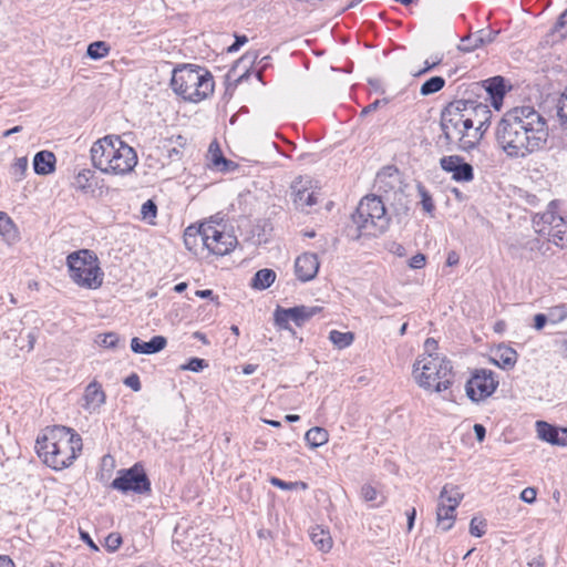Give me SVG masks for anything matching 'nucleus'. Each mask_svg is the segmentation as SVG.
I'll list each match as a JSON object with an SVG mask.
<instances>
[{
  "label": "nucleus",
  "mask_w": 567,
  "mask_h": 567,
  "mask_svg": "<svg viewBox=\"0 0 567 567\" xmlns=\"http://www.w3.org/2000/svg\"><path fill=\"white\" fill-rule=\"evenodd\" d=\"M547 140V121L533 106L507 111L495 127L496 145L509 159L527 158L544 150Z\"/></svg>",
  "instance_id": "f257e3e1"
},
{
  "label": "nucleus",
  "mask_w": 567,
  "mask_h": 567,
  "mask_svg": "<svg viewBox=\"0 0 567 567\" xmlns=\"http://www.w3.org/2000/svg\"><path fill=\"white\" fill-rule=\"evenodd\" d=\"M82 446L81 436L62 425L47 427L35 443L39 457L53 470H63L73 464Z\"/></svg>",
  "instance_id": "f03ea898"
},
{
  "label": "nucleus",
  "mask_w": 567,
  "mask_h": 567,
  "mask_svg": "<svg viewBox=\"0 0 567 567\" xmlns=\"http://www.w3.org/2000/svg\"><path fill=\"white\" fill-rule=\"evenodd\" d=\"M90 155L93 167L106 175H127L138 162L135 150L117 135H106L95 141Z\"/></svg>",
  "instance_id": "7ed1b4c3"
},
{
  "label": "nucleus",
  "mask_w": 567,
  "mask_h": 567,
  "mask_svg": "<svg viewBox=\"0 0 567 567\" xmlns=\"http://www.w3.org/2000/svg\"><path fill=\"white\" fill-rule=\"evenodd\" d=\"M171 86L185 101L197 103L214 92V79L207 70L187 64L173 70Z\"/></svg>",
  "instance_id": "20e7f679"
},
{
  "label": "nucleus",
  "mask_w": 567,
  "mask_h": 567,
  "mask_svg": "<svg viewBox=\"0 0 567 567\" xmlns=\"http://www.w3.org/2000/svg\"><path fill=\"white\" fill-rule=\"evenodd\" d=\"M458 110L453 101L444 107L441 114V130L447 145L456 144L458 150L468 152L481 142L482 133L474 131L471 120Z\"/></svg>",
  "instance_id": "39448f33"
},
{
  "label": "nucleus",
  "mask_w": 567,
  "mask_h": 567,
  "mask_svg": "<svg viewBox=\"0 0 567 567\" xmlns=\"http://www.w3.org/2000/svg\"><path fill=\"white\" fill-rule=\"evenodd\" d=\"M413 375L421 388L440 393L451 386L453 367L441 354L421 355L413 364Z\"/></svg>",
  "instance_id": "423d86ee"
},
{
  "label": "nucleus",
  "mask_w": 567,
  "mask_h": 567,
  "mask_svg": "<svg viewBox=\"0 0 567 567\" xmlns=\"http://www.w3.org/2000/svg\"><path fill=\"white\" fill-rule=\"evenodd\" d=\"M352 221L357 227V238L361 236L375 237L388 229L390 218L381 198L370 195L360 200L352 215Z\"/></svg>",
  "instance_id": "0eeeda50"
},
{
  "label": "nucleus",
  "mask_w": 567,
  "mask_h": 567,
  "mask_svg": "<svg viewBox=\"0 0 567 567\" xmlns=\"http://www.w3.org/2000/svg\"><path fill=\"white\" fill-rule=\"evenodd\" d=\"M70 278L80 287L97 289L103 284L104 274L95 254L87 249L71 252L66 258Z\"/></svg>",
  "instance_id": "6e6552de"
},
{
  "label": "nucleus",
  "mask_w": 567,
  "mask_h": 567,
  "mask_svg": "<svg viewBox=\"0 0 567 567\" xmlns=\"http://www.w3.org/2000/svg\"><path fill=\"white\" fill-rule=\"evenodd\" d=\"M204 246L210 255L218 257L231 252L236 245L237 238L231 233L225 229V226L214 220L203 223Z\"/></svg>",
  "instance_id": "1a4fd4ad"
},
{
  "label": "nucleus",
  "mask_w": 567,
  "mask_h": 567,
  "mask_svg": "<svg viewBox=\"0 0 567 567\" xmlns=\"http://www.w3.org/2000/svg\"><path fill=\"white\" fill-rule=\"evenodd\" d=\"M463 498V494L458 486L445 485L443 486L436 508L437 527L443 532L452 528L455 520V511Z\"/></svg>",
  "instance_id": "9d476101"
},
{
  "label": "nucleus",
  "mask_w": 567,
  "mask_h": 567,
  "mask_svg": "<svg viewBox=\"0 0 567 567\" xmlns=\"http://www.w3.org/2000/svg\"><path fill=\"white\" fill-rule=\"evenodd\" d=\"M111 487L124 494H148L151 482L142 465L135 464L128 470L118 472V476L112 482Z\"/></svg>",
  "instance_id": "9b49d317"
},
{
  "label": "nucleus",
  "mask_w": 567,
  "mask_h": 567,
  "mask_svg": "<svg viewBox=\"0 0 567 567\" xmlns=\"http://www.w3.org/2000/svg\"><path fill=\"white\" fill-rule=\"evenodd\" d=\"M453 103L460 109L461 113H464L471 120L474 131L482 133L483 137L491 124L492 112L489 107L484 103L465 99L454 100Z\"/></svg>",
  "instance_id": "f8f14e48"
},
{
  "label": "nucleus",
  "mask_w": 567,
  "mask_h": 567,
  "mask_svg": "<svg viewBox=\"0 0 567 567\" xmlns=\"http://www.w3.org/2000/svg\"><path fill=\"white\" fill-rule=\"evenodd\" d=\"M497 386L493 372L477 371L466 383V393L472 401H480L491 395Z\"/></svg>",
  "instance_id": "ddd939ff"
},
{
  "label": "nucleus",
  "mask_w": 567,
  "mask_h": 567,
  "mask_svg": "<svg viewBox=\"0 0 567 567\" xmlns=\"http://www.w3.org/2000/svg\"><path fill=\"white\" fill-rule=\"evenodd\" d=\"M440 165L444 172L452 174V179L455 182L467 183L474 178L472 165L458 155L443 156Z\"/></svg>",
  "instance_id": "4468645a"
},
{
  "label": "nucleus",
  "mask_w": 567,
  "mask_h": 567,
  "mask_svg": "<svg viewBox=\"0 0 567 567\" xmlns=\"http://www.w3.org/2000/svg\"><path fill=\"white\" fill-rule=\"evenodd\" d=\"M318 307L299 306L288 309L278 308L275 313L277 324L286 327L288 321H293L297 326H301L305 321L313 317Z\"/></svg>",
  "instance_id": "2eb2a0df"
},
{
  "label": "nucleus",
  "mask_w": 567,
  "mask_h": 567,
  "mask_svg": "<svg viewBox=\"0 0 567 567\" xmlns=\"http://www.w3.org/2000/svg\"><path fill=\"white\" fill-rule=\"evenodd\" d=\"M106 394L97 381L90 382L82 396L81 406L89 413H95L105 403Z\"/></svg>",
  "instance_id": "dca6fc26"
},
{
  "label": "nucleus",
  "mask_w": 567,
  "mask_h": 567,
  "mask_svg": "<svg viewBox=\"0 0 567 567\" xmlns=\"http://www.w3.org/2000/svg\"><path fill=\"white\" fill-rule=\"evenodd\" d=\"M319 260L316 254L305 252L295 261V272L299 280L306 282L312 280L319 270Z\"/></svg>",
  "instance_id": "f3484780"
},
{
  "label": "nucleus",
  "mask_w": 567,
  "mask_h": 567,
  "mask_svg": "<svg viewBox=\"0 0 567 567\" xmlns=\"http://www.w3.org/2000/svg\"><path fill=\"white\" fill-rule=\"evenodd\" d=\"M537 436L553 445L567 446V427H556L545 421L536 422Z\"/></svg>",
  "instance_id": "a211bd4d"
},
{
  "label": "nucleus",
  "mask_w": 567,
  "mask_h": 567,
  "mask_svg": "<svg viewBox=\"0 0 567 567\" xmlns=\"http://www.w3.org/2000/svg\"><path fill=\"white\" fill-rule=\"evenodd\" d=\"M495 39V32L491 30H480L470 34L461 40L460 50L464 52H472L475 49L492 43Z\"/></svg>",
  "instance_id": "6ab92c4d"
},
{
  "label": "nucleus",
  "mask_w": 567,
  "mask_h": 567,
  "mask_svg": "<svg viewBox=\"0 0 567 567\" xmlns=\"http://www.w3.org/2000/svg\"><path fill=\"white\" fill-rule=\"evenodd\" d=\"M167 340L163 336H155L150 341H143L135 337L131 341V349L135 353L153 354L166 347Z\"/></svg>",
  "instance_id": "aec40b11"
},
{
  "label": "nucleus",
  "mask_w": 567,
  "mask_h": 567,
  "mask_svg": "<svg viewBox=\"0 0 567 567\" xmlns=\"http://www.w3.org/2000/svg\"><path fill=\"white\" fill-rule=\"evenodd\" d=\"M203 233V223L198 226H188L184 233V244L186 248L196 255L206 250Z\"/></svg>",
  "instance_id": "412c9836"
},
{
  "label": "nucleus",
  "mask_w": 567,
  "mask_h": 567,
  "mask_svg": "<svg viewBox=\"0 0 567 567\" xmlns=\"http://www.w3.org/2000/svg\"><path fill=\"white\" fill-rule=\"evenodd\" d=\"M292 188V202L297 209L306 210L317 204V197L313 192L301 185V182H295Z\"/></svg>",
  "instance_id": "4be33fe9"
},
{
  "label": "nucleus",
  "mask_w": 567,
  "mask_h": 567,
  "mask_svg": "<svg viewBox=\"0 0 567 567\" xmlns=\"http://www.w3.org/2000/svg\"><path fill=\"white\" fill-rule=\"evenodd\" d=\"M484 89L492 101V105L498 110L505 95V84L502 76H495L485 81Z\"/></svg>",
  "instance_id": "5701e85b"
},
{
  "label": "nucleus",
  "mask_w": 567,
  "mask_h": 567,
  "mask_svg": "<svg viewBox=\"0 0 567 567\" xmlns=\"http://www.w3.org/2000/svg\"><path fill=\"white\" fill-rule=\"evenodd\" d=\"M55 156L52 152H38L33 158L34 172L39 175H48L54 171Z\"/></svg>",
  "instance_id": "b1692460"
},
{
  "label": "nucleus",
  "mask_w": 567,
  "mask_h": 567,
  "mask_svg": "<svg viewBox=\"0 0 567 567\" xmlns=\"http://www.w3.org/2000/svg\"><path fill=\"white\" fill-rule=\"evenodd\" d=\"M517 352L511 347H498L495 351L494 362L502 369H512L517 362Z\"/></svg>",
  "instance_id": "393cba45"
},
{
  "label": "nucleus",
  "mask_w": 567,
  "mask_h": 567,
  "mask_svg": "<svg viewBox=\"0 0 567 567\" xmlns=\"http://www.w3.org/2000/svg\"><path fill=\"white\" fill-rule=\"evenodd\" d=\"M310 538L315 546L323 553H328L332 548V538L330 533L320 526L311 528Z\"/></svg>",
  "instance_id": "a878e982"
},
{
  "label": "nucleus",
  "mask_w": 567,
  "mask_h": 567,
  "mask_svg": "<svg viewBox=\"0 0 567 567\" xmlns=\"http://www.w3.org/2000/svg\"><path fill=\"white\" fill-rule=\"evenodd\" d=\"M305 440L310 447L316 449L324 445L328 442L329 434L326 429L315 426L306 432Z\"/></svg>",
  "instance_id": "bb28decb"
},
{
  "label": "nucleus",
  "mask_w": 567,
  "mask_h": 567,
  "mask_svg": "<svg viewBox=\"0 0 567 567\" xmlns=\"http://www.w3.org/2000/svg\"><path fill=\"white\" fill-rule=\"evenodd\" d=\"M276 279V272L272 269H260L258 270L251 281V286L255 289L264 290L269 288Z\"/></svg>",
  "instance_id": "cd10ccee"
},
{
  "label": "nucleus",
  "mask_w": 567,
  "mask_h": 567,
  "mask_svg": "<svg viewBox=\"0 0 567 567\" xmlns=\"http://www.w3.org/2000/svg\"><path fill=\"white\" fill-rule=\"evenodd\" d=\"M0 235L7 241H14L18 238V231L12 219L3 212H0Z\"/></svg>",
  "instance_id": "c85d7f7f"
},
{
  "label": "nucleus",
  "mask_w": 567,
  "mask_h": 567,
  "mask_svg": "<svg viewBox=\"0 0 567 567\" xmlns=\"http://www.w3.org/2000/svg\"><path fill=\"white\" fill-rule=\"evenodd\" d=\"M92 178L93 172L90 169H83L74 177L73 186L78 190L87 193L93 189Z\"/></svg>",
  "instance_id": "c756f323"
},
{
  "label": "nucleus",
  "mask_w": 567,
  "mask_h": 567,
  "mask_svg": "<svg viewBox=\"0 0 567 567\" xmlns=\"http://www.w3.org/2000/svg\"><path fill=\"white\" fill-rule=\"evenodd\" d=\"M329 340L338 348L344 349L352 344L354 334L352 332H341L332 330L329 333Z\"/></svg>",
  "instance_id": "7c9ffc66"
},
{
  "label": "nucleus",
  "mask_w": 567,
  "mask_h": 567,
  "mask_svg": "<svg viewBox=\"0 0 567 567\" xmlns=\"http://www.w3.org/2000/svg\"><path fill=\"white\" fill-rule=\"evenodd\" d=\"M445 85V80L442 76H432L426 80L420 89V94L427 96L441 91Z\"/></svg>",
  "instance_id": "2f4dec72"
},
{
  "label": "nucleus",
  "mask_w": 567,
  "mask_h": 567,
  "mask_svg": "<svg viewBox=\"0 0 567 567\" xmlns=\"http://www.w3.org/2000/svg\"><path fill=\"white\" fill-rule=\"evenodd\" d=\"M209 156L214 167L225 171L228 164L231 162L227 161L221 154L219 146L215 143H212L209 146Z\"/></svg>",
  "instance_id": "473e14b6"
},
{
  "label": "nucleus",
  "mask_w": 567,
  "mask_h": 567,
  "mask_svg": "<svg viewBox=\"0 0 567 567\" xmlns=\"http://www.w3.org/2000/svg\"><path fill=\"white\" fill-rule=\"evenodd\" d=\"M110 47L104 41L92 42L87 47V55L93 60H99L109 54Z\"/></svg>",
  "instance_id": "72a5a7b5"
},
{
  "label": "nucleus",
  "mask_w": 567,
  "mask_h": 567,
  "mask_svg": "<svg viewBox=\"0 0 567 567\" xmlns=\"http://www.w3.org/2000/svg\"><path fill=\"white\" fill-rule=\"evenodd\" d=\"M361 496L365 502L372 503L373 506H379L383 499L379 501L378 491L371 485H363L361 488Z\"/></svg>",
  "instance_id": "f704fd0d"
},
{
  "label": "nucleus",
  "mask_w": 567,
  "mask_h": 567,
  "mask_svg": "<svg viewBox=\"0 0 567 567\" xmlns=\"http://www.w3.org/2000/svg\"><path fill=\"white\" fill-rule=\"evenodd\" d=\"M270 483H271V485H274L278 488H281V489L301 488L305 491L308 488V485L305 482H285L278 477H271Z\"/></svg>",
  "instance_id": "c9c22d12"
},
{
  "label": "nucleus",
  "mask_w": 567,
  "mask_h": 567,
  "mask_svg": "<svg viewBox=\"0 0 567 567\" xmlns=\"http://www.w3.org/2000/svg\"><path fill=\"white\" fill-rule=\"evenodd\" d=\"M27 168H28L27 157H19L14 161V163L11 166V175L16 178V181H21Z\"/></svg>",
  "instance_id": "e433bc0d"
},
{
  "label": "nucleus",
  "mask_w": 567,
  "mask_h": 567,
  "mask_svg": "<svg viewBox=\"0 0 567 567\" xmlns=\"http://www.w3.org/2000/svg\"><path fill=\"white\" fill-rule=\"evenodd\" d=\"M95 342L103 348H115L118 342V336L114 332L99 334Z\"/></svg>",
  "instance_id": "4c0bfd02"
},
{
  "label": "nucleus",
  "mask_w": 567,
  "mask_h": 567,
  "mask_svg": "<svg viewBox=\"0 0 567 567\" xmlns=\"http://www.w3.org/2000/svg\"><path fill=\"white\" fill-rule=\"evenodd\" d=\"M547 317L550 323L557 324L567 318V308L565 306L551 308Z\"/></svg>",
  "instance_id": "58836bf2"
},
{
  "label": "nucleus",
  "mask_w": 567,
  "mask_h": 567,
  "mask_svg": "<svg viewBox=\"0 0 567 567\" xmlns=\"http://www.w3.org/2000/svg\"><path fill=\"white\" fill-rule=\"evenodd\" d=\"M538 233L546 234L545 227H542L537 229ZM548 236L550 237V240L557 245L563 246L564 240V234L565 231L561 229V227L555 228V226L550 227L547 231Z\"/></svg>",
  "instance_id": "ea45409f"
},
{
  "label": "nucleus",
  "mask_w": 567,
  "mask_h": 567,
  "mask_svg": "<svg viewBox=\"0 0 567 567\" xmlns=\"http://www.w3.org/2000/svg\"><path fill=\"white\" fill-rule=\"evenodd\" d=\"M207 367L208 363L204 359L192 358L186 364L181 365V370L200 372Z\"/></svg>",
  "instance_id": "a19ab883"
},
{
  "label": "nucleus",
  "mask_w": 567,
  "mask_h": 567,
  "mask_svg": "<svg viewBox=\"0 0 567 567\" xmlns=\"http://www.w3.org/2000/svg\"><path fill=\"white\" fill-rule=\"evenodd\" d=\"M540 220L550 227L555 228L564 226V219L560 216L555 215L553 212H546L540 216Z\"/></svg>",
  "instance_id": "79ce46f5"
},
{
  "label": "nucleus",
  "mask_w": 567,
  "mask_h": 567,
  "mask_svg": "<svg viewBox=\"0 0 567 567\" xmlns=\"http://www.w3.org/2000/svg\"><path fill=\"white\" fill-rule=\"evenodd\" d=\"M554 31L560 37H567V9L559 16L555 23Z\"/></svg>",
  "instance_id": "37998d69"
},
{
  "label": "nucleus",
  "mask_w": 567,
  "mask_h": 567,
  "mask_svg": "<svg viewBox=\"0 0 567 567\" xmlns=\"http://www.w3.org/2000/svg\"><path fill=\"white\" fill-rule=\"evenodd\" d=\"M419 192L421 195V204H422L423 210L426 212L427 214H432L434 210V204H433L432 197L425 190L424 187H419Z\"/></svg>",
  "instance_id": "c03bdc74"
},
{
  "label": "nucleus",
  "mask_w": 567,
  "mask_h": 567,
  "mask_svg": "<svg viewBox=\"0 0 567 567\" xmlns=\"http://www.w3.org/2000/svg\"><path fill=\"white\" fill-rule=\"evenodd\" d=\"M485 522L483 519H478L477 517H473L470 524V533L475 537H481L485 533Z\"/></svg>",
  "instance_id": "a18cd8bd"
},
{
  "label": "nucleus",
  "mask_w": 567,
  "mask_h": 567,
  "mask_svg": "<svg viewBox=\"0 0 567 567\" xmlns=\"http://www.w3.org/2000/svg\"><path fill=\"white\" fill-rule=\"evenodd\" d=\"M157 213V207L153 200H147L142 205L141 214L144 219L154 218Z\"/></svg>",
  "instance_id": "49530a36"
},
{
  "label": "nucleus",
  "mask_w": 567,
  "mask_h": 567,
  "mask_svg": "<svg viewBox=\"0 0 567 567\" xmlns=\"http://www.w3.org/2000/svg\"><path fill=\"white\" fill-rule=\"evenodd\" d=\"M124 384L135 392H138L142 388L140 377L136 373H132L128 377H126L124 379Z\"/></svg>",
  "instance_id": "de8ad7c7"
},
{
  "label": "nucleus",
  "mask_w": 567,
  "mask_h": 567,
  "mask_svg": "<svg viewBox=\"0 0 567 567\" xmlns=\"http://www.w3.org/2000/svg\"><path fill=\"white\" fill-rule=\"evenodd\" d=\"M558 115L561 120L567 121V87L563 92L558 102Z\"/></svg>",
  "instance_id": "09e8293b"
},
{
  "label": "nucleus",
  "mask_w": 567,
  "mask_h": 567,
  "mask_svg": "<svg viewBox=\"0 0 567 567\" xmlns=\"http://www.w3.org/2000/svg\"><path fill=\"white\" fill-rule=\"evenodd\" d=\"M121 544L122 538L117 534H110L106 537V547L112 551L116 550L121 546Z\"/></svg>",
  "instance_id": "8fccbe9b"
},
{
  "label": "nucleus",
  "mask_w": 567,
  "mask_h": 567,
  "mask_svg": "<svg viewBox=\"0 0 567 567\" xmlns=\"http://www.w3.org/2000/svg\"><path fill=\"white\" fill-rule=\"evenodd\" d=\"M537 492L534 487H526L520 493V499L525 503L532 504L536 499Z\"/></svg>",
  "instance_id": "3c124183"
},
{
  "label": "nucleus",
  "mask_w": 567,
  "mask_h": 567,
  "mask_svg": "<svg viewBox=\"0 0 567 567\" xmlns=\"http://www.w3.org/2000/svg\"><path fill=\"white\" fill-rule=\"evenodd\" d=\"M425 265V256L423 254H416L410 259L409 266L413 269H420Z\"/></svg>",
  "instance_id": "603ef678"
},
{
  "label": "nucleus",
  "mask_w": 567,
  "mask_h": 567,
  "mask_svg": "<svg viewBox=\"0 0 567 567\" xmlns=\"http://www.w3.org/2000/svg\"><path fill=\"white\" fill-rule=\"evenodd\" d=\"M547 322H549L547 315L537 313L534 317V328L536 330H542Z\"/></svg>",
  "instance_id": "864d4df0"
},
{
  "label": "nucleus",
  "mask_w": 567,
  "mask_h": 567,
  "mask_svg": "<svg viewBox=\"0 0 567 567\" xmlns=\"http://www.w3.org/2000/svg\"><path fill=\"white\" fill-rule=\"evenodd\" d=\"M436 348H437V342L434 339H432V338L426 339L424 342L425 353L423 355L437 354L435 352Z\"/></svg>",
  "instance_id": "5fc2aeb1"
},
{
  "label": "nucleus",
  "mask_w": 567,
  "mask_h": 567,
  "mask_svg": "<svg viewBox=\"0 0 567 567\" xmlns=\"http://www.w3.org/2000/svg\"><path fill=\"white\" fill-rule=\"evenodd\" d=\"M441 63V59L437 58L435 60H426L424 62V68L422 70H420L417 73H415V75H422L431 70H433L436 65H439Z\"/></svg>",
  "instance_id": "6e6d98bb"
},
{
  "label": "nucleus",
  "mask_w": 567,
  "mask_h": 567,
  "mask_svg": "<svg viewBox=\"0 0 567 567\" xmlns=\"http://www.w3.org/2000/svg\"><path fill=\"white\" fill-rule=\"evenodd\" d=\"M248 41L246 35H236L235 42L228 48V52H235L239 50L241 45H244Z\"/></svg>",
  "instance_id": "4d7b16f0"
},
{
  "label": "nucleus",
  "mask_w": 567,
  "mask_h": 567,
  "mask_svg": "<svg viewBox=\"0 0 567 567\" xmlns=\"http://www.w3.org/2000/svg\"><path fill=\"white\" fill-rule=\"evenodd\" d=\"M388 103L386 99L383 100H375L374 102L370 103L368 106H365L362 111L363 114H368L371 112H374L378 107L381 105H385Z\"/></svg>",
  "instance_id": "13d9d810"
},
{
  "label": "nucleus",
  "mask_w": 567,
  "mask_h": 567,
  "mask_svg": "<svg viewBox=\"0 0 567 567\" xmlns=\"http://www.w3.org/2000/svg\"><path fill=\"white\" fill-rule=\"evenodd\" d=\"M258 59L257 51H248L239 61V63L254 64Z\"/></svg>",
  "instance_id": "bf43d9fd"
},
{
  "label": "nucleus",
  "mask_w": 567,
  "mask_h": 567,
  "mask_svg": "<svg viewBox=\"0 0 567 567\" xmlns=\"http://www.w3.org/2000/svg\"><path fill=\"white\" fill-rule=\"evenodd\" d=\"M473 430H474V433H475V436H476L477 441L478 442L484 441L485 435H486L485 427L482 424L477 423V424H474Z\"/></svg>",
  "instance_id": "052dcab7"
},
{
  "label": "nucleus",
  "mask_w": 567,
  "mask_h": 567,
  "mask_svg": "<svg viewBox=\"0 0 567 567\" xmlns=\"http://www.w3.org/2000/svg\"><path fill=\"white\" fill-rule=\"evenodd\" d=\"M181 155H182V153L177 146L167 148V156L169 159H172V161L178 159V158H181Z\"/></svg>",
  "instance_id": "680f3d73"
},
{
  "label": "nucleus",
  "mask_w": 567,
  "mask_h": 567,
  "mask_svg": "<svg viewBox=\"0 0 567 567\" xmlns=\"http://www.w3.org/2000/svg\"><path fill=\"white\" fill-rule=\"evenodd\" d=\"M458 262V256L455 251H451L447 255L446 264L447 266H455Z\"/></svg>",
  "instance_id": "e2e57ef3"
},
{
  "label": "nucleus",
  "mask_w": 567,
  "mask_h": 567,
  "mask_svg": "<svg viewBox=\"0 0 567 567\" xmlns=\"http://www.w3.org/2000/svg\"><path fill=\"white\" fill-rule=\"evenodd\" d=\"M415 516H416V511H415V508H412V511L408 513V529L409 530H411L413 528Z\"/></svg>",
  "instance_id": "0e129e2a"
},
{
  "label": "nucleus",
  "mask_w": 567,
  "mask_h": 567,
  "mask_svg": "<svg viewBox=\"0 0 567 567\" xmlns=\"http://www.w3.org/2000/svg\"><path fill=\"white\" fill-rule=\"evenodd\" d=\"M0 567H16L12 559L8 556H0Z\"/></svg>",
  "instance_id": "69168bd1"
},
{
  "label": "nucleus",
  "mask_w": 567,
  "mask_h": 567,
  "mask_svg": "<svg viewBox=\"0 0 567 567\" xmlns=\"http://www.w3.org/2000/svg\"><path fill=\"white\" fill-rule=\"evenodd\" d=\"M27 338H28V351H31L34 348L37 336L34 332H29L27 334Z\"/></svg>",
  "instance_id": "338daca9"
},
{
  "label": "nucleus",
  "mask_w": 567,
  "mask_h": 567,
  "mask_svg": "<svg viewBox=\"0 0 567 567\" xmlns=\"http://www.w3.org/2000/svg\"><path fill=\"white\" fill-rule=\"evenodd\" d=\"M81 537L82 539L91 547L93 548L94 550H97V546L94 544V542L91 539V537L89 536V534L86 533H81Z\"/></svg>",
  "instance_id": "774afa93"
}]
</instances>
